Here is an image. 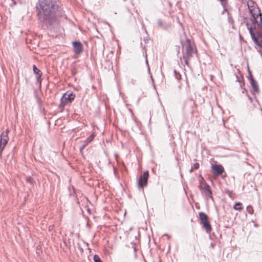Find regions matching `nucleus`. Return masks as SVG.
Masks as SVG:
<instances>
[{"label":"nucleus","instance_id":"23","mask_svg":"<svg viewBox=\"0 0 262 262\" xmlns=\"http://www.w3.org/2000/svg\"><path fill=\"white\" fill-rule=\"evenodd\" d=\"M78 248L79 249V250L81 251H82L83 250L81 248H80L79 247H78Z\"/></svg>","mask_w":262,"mask_h":262},{"label":"nucleus","instance_id":"15","mask_svg":"<svg viewBox=\"0 0 262 262\" xmlns=\"http://www.w3.org/2000/svg\"><path fill=\"white\" fill-rule=\"evenodd\" d=\"M242 204L240 202L236 203L234 206V209L236 210L241 211L242 209Z\"/></svg>","mask_w":262,"mask_h":262},{"label":"nucleus","instance_id":"25","mask_svg":"<svg viewBox=\"0 0 262 262\" xmlns=\"http://www.w3.org/2000/svg\"><path fill=\"white\" fill-rule=\"evenodd\" d=\"M249 98L250 100V101H252V98L251 97H249Z\"/></svg>","mask_w":262,"mask_h":262},{"label":"nucleus","instance_id":"7","mask_svg":"<svg viewBox=\"0 0 262 262\" xmlns=\"http://www.w3.org/2000/svg\"><path fill=\"white\" fill-rule=\"evenodd\" d=\"M75 97V95L73 93L67 92L61 97V102L64 105L68 104L74 99Z\"/></svg>","mask_w":262,"mask_h":262},{"label":"nucleus","instance_id":"21","mask_svg":"<svg viewBox=\"0 0 262 262\" xmlns=\"http://www.w3.org/2000/svg\"><path fill=\"white\" fill-rule=\"evenodd\" d=\"M184 60H185V63L186 64L188 65L189 64L188 59L187 58H185Z\"/></svg>","mask_w":262,"mask_h":262},{"label":"nucleus","instance_id":"9","mask_svg":"<svg viewBox=\"0 0 262 262\" xmlns=\"http://www.w3.org/2000/svg\"><path fill=\"white\" fill-rule=\"evenodd\" d=\"M247 70L249 73V79L250 80V84L252 86L253 92L254 94L259 93V88L257 82L253 79L252 74L249 70V67H247Z\"/></svg>","mask_w":262,"mask_h":262},{"label":"nucleus","instance_id":"16","mask_svg":"<svg viewBox=\"0 0 262 262\" xmlns=\"http://www.w3.org/2000/svg\"><path fill=\"white\" fill-rule=\"evenodd\" d=\"M247 211L249 214H252L253 213V207L251 205H248L247 207Z\"/></svg>","mask_w":262,"mask_h":262},{"label":"nucleus","instance_id":"12","mask_svg":"<svg viewBox=\"0 0 262 262\" xmlns=\"http://www.w3.org/2000/svg\"><path fill=\"white\" fill-rule=\"evenodd\" d=\"M33 72L36 75L37 82L38 83V85L40 86L41 82V77L42 75V72L39 69L37 68V67H33Z\"/></svg>","mask_w":262,"mask_h":262},{"label":"nucleus","instance_id":"17","mask_svg":"<svg viewBox=\"0 0 262 262\" xmlns=\"http://www.w3.org/2000/svg\"><path fill=\"white\" fill-rule=\"evenodd\" d=\"M94 260L95 262H102L99 256L95 255L94 256Z\"/></svg>","mask_w":262,"mask_h":262},{"label":"nucleus","instance_id":"5","mask_svg":"<svg viewBox=\"0 0 262 262\" xmlns=\"http://www.w3.org/2000/svg\"><path fill=\"white\" fill-rule=\"evenodd\" d=\"M199 219L201 224L203 225V227L207 233H209L211 230V225L208 221V216L205 213L200 212L199 213Z\"/></svg>","mask_w":262,"mask_h":262},{"label":"nucleus","instance_id":"13","mask_svg":"<svg viewBox=\"0 0 262 262\" xmlns=\"http://www.w3.org/2000/svg\"><path fill=\"white\" fill-rule=\"evenodd\" d=\"M74 51L75 53L79 54L82 51V44L78 41H74L73 43Z\"/></svg>","mask_w":262,"mask_h":262},{"label":"nucleus","instance_id":"14","mask_svg":"<svg viewBox=\"0 0 262 262\" xmlns=\"http://www.w3.org/2000/svg\"><path fill=\"white\" fill-rule=\"evenodd\" d=\"M94 138V135L93 134L89 136L85 140L83 141L82 145L80 147V151L82 152V150L87 146V145L90 143Z\"/></svg>","mask_w":262,"mask_h":262},{"label":"nucleus","instance_id":"3","mask_svg":"<svg viewBox=\"0 0 262 262\" xmlns=\"http://www.w3.org/2000/svg\"><path fill=\"white\" fill-rule=\"evenodd\" d=\"M247 28L249 31L251 38L254 41V43L257 46L262 48V27H259L261 29L260 31L256 32V35L254 33V30L255 29V27H253L250 26L249 23L246 24Z\"/></svg>","mask_w":262,"mask_h":262},{"label":"nucleus","instance_id":"19","mask_svg":"<svg viewBox=\"0 0 262 262\" xmlns=\"http://www.w3.org/2000/svg\"><path fill=\"white\" fill-rule=\"evenodd\" d=\"M174 72L175 73V76H176V78L178 79V80H179L181 79V75L179 73H177V72L176 71V70H174Z\"/></svg>","mask_w":262,"mask_h":262},{"label":"nucleus","instance_id":"1","mask_svg":"<svg viewBox=\"0 0 262 262\" xmlns=\"http://www.w3.org/2000/svg\"><path fill=\"white\" fill-rule=\"evenodd\" d=\"M36 8L39 19L47 27L57 24L56 12L58 6L56 0H39Z\"/></svg>","mask_w":262,"mask_h":262},{"label":"nucleus","instance_id":"22","mask_svg":"<svg viewBox=\"0 0 262 262\" xmlns=\"http://www.w3.org/2000/svg\"><path fill=\"white\" fill-rule=\"evenodd\" d=\"M220 1L221 2L222 4H223L224 3L226 2V0H220Z\"/></svg>","mask_w":262,"mask_h":262},{"label":"nucleus","instance_id":"10","mask_svg":"<svg viewBox=\"0 0 262 262\" xmlns=\"http://www.w3.org/2000/svg\"><path fill=\"white\" fill-rule=\"evenodd\" d=\"M211 168L213 174L217 176L222 174L224 171V167L220 164L212 165Z\"/></svg>","mask_w":262,"mask_h":262},{"label":"nucleus","instance_id":"6","mask_svg":"<svg viewBox=\"0 0 262 262\" xmlns=\"http://www.w3.org/2000/svg\"><path fill=\"white\" fill-rule=\"evenodd\" d=\"M9 129H7L5 131L2 133L0 137V155L4 150L5 146L7 144L9 141L8 137Z\"/></svg>","mask_w":262,"mask_h":262},{"label":"nucleus","instance_id":"11","mask_svg":"<svg viewBox=\"0 0 262 262\" xmlns=\"http://www.w3.org/2000/svg\"><path fill=\"white\" fill-rule=\"evenodd\" d=\"M201 189L203 190V193L207 196L209 198H212L211 196V191L210 190V186L208 185L206 183H204L201 185Z\"/></svg>","mask_w":262,"mask_h":262},{"label":"nucleus","instance_id":"24","mask_svg":"<svg viewBox=\"0 0 262 262\" xmlns=\"http://www.w3.org/2000/svg\"><path fill=\"white\" fill-rule=\"evenodd\" d=\"M148 71H150L149 66H148Z\"/></svg>","mask_w":262,"mask_h":262},{"label":"nucleus","instance_id":"4","mask_svg":"<svg viewBox=\"0 0 262 262\" xmlns=\"http://www.w3.org/2000/svg\"><path fill=\"white\" fill-rule=\"evenodd\" d=\"M182 46L184 53L187 55V57H189L195 54V50L189 39H186V40L183 43Z\"/></svg>","mask_w":262,"mask_h":262},{"label":"nucleus","instance_id":"18","mask_svg":"<svg viewBox=\"0 0 262 262\" xmlns=\"http://www.w3.org/2000/svg\"><path fill=\"white\" fill-rule=\"evenodd\" d=\"M199 168V164L195 163L193 164L190 171H191L193 169H198Z\"/></svg>","mask_w":262,"mask_h":262},{"label":"nucleus","instance_id":"8","mask_svg":"<svg viewBox=\"0 0 262 262\" xmlns=\"http://www.w3.org/2000/svg\"><path fill=\"white\" fill-rule=\"evenodd\" d=\"M148 176L149 174L147 171L144 172L143 174L141 175L138 182L139 188L143 189L144 186H146Z\"/></svg>","mask_w":262,"mask_h":262},{"label":"nucleus","instance_id":"20","mask_svg":"<svg viewBox=\"0 0 262 262\" xmlns=\"http://www.w3.org/2000/svg\"><path fill=\"white\" fill-rule=\"evenodd\" d=\"M157 23L159 27H163V21H162V20L158 19Z\"/></svg>","mask_w":262,"mask_h":262},{"label":"nucleus","instance_id":"2","mask_svg":"<svg viewBox=\"0 0 262 262\" xmlns=\"http://www.w3.org/2000/svg\"><path fill=\"white\" fill-rule=\"evenodd\" d=\"M247 6L253 18L251 19L253 24H257L258 27H262L261 14L256 4L254 1L250 0L247 2Z\"/></svg>","mask_w":262,"mask_h":262},{"label":"nucleus","instance_id":"26","mask_svg":"<svg viewBox=\"0 0 262 262\" xmlns=\"http://www.w3.org/2000/svg\"><path fill=\"white\" fill-rule=\"evenodd\" d=\"M146 62L147 64H148L147 60H146Z\"/></svg>","mask_w":262,"mask_h":262}]
</instances>
